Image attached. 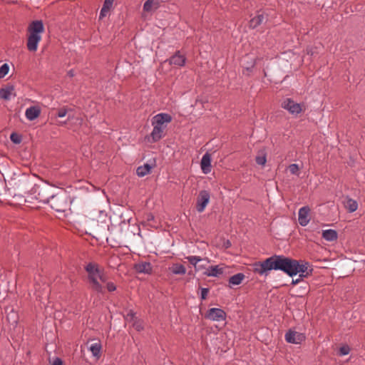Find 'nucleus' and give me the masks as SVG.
<instances>
[{"label":"nucleus","mask_w":365,"mask_h":365,"mask_svg":"<svg viewBox=\"0 0 365 365\" xmlns=\"http://www.w3.org/2000/svg\"><path fill=\"white\" fill-rule=\"evenodd\" d=\"M208 292H209V289L207 288H202L201 289V299L202 300H204L207 298Z\"/></svg>","instance_id":"nucleus-37"},{"label":"nucleus","mask_w":365,"mask_h":365,"mask_svg":"<svg viewBox=\"0 0 365 365\" xmlns=\"http://www.w3.org/2000/svg\"><path fill=\"white\" fill-rule=\"evenodd\" d=\"M285 340L288 343L297 344L305 340V336L304 334L289 330L285 334Z\"/></svg>","instance_id":"nucleus-10"},{"label":"nucleus","mask_w":365,"mask_h":365,"mask_svg":"<svg viewBox=\"0 0 365 365\" xmlns=\"http://www.w3.org/2000/svg\"><path fill=\"white\" fill-rule=\"evenodd\" d=\"M151 169L152 166L148 163H145L137 168L136 173L139 177H144L150 173Z\"/></svg>","instance_id":"nucleus-22"},{"label":"nucleus","mask_w":365,"mask_h":365,"mask_svg":"<svg viewBox=\"0 0 365 365\" xmlns=\"http://www.w3.org/2000/svg\"><path fill=\"white\" fill-rule=\"evenodd\" d=\"M299 281H300V279H297L296 280L293 279L292 280V284H296L299 283Z\"/></svg>","instance_id":"nucleus-45"},{"label":"nucleus","mask_w":365,"mask_h":365,"mask_svg":"<svg viewBox=\"0 0 365 365\" xmlns=\"http://www.w3.org/2000/svg\"><path fill=\"white\" fill-rule=\"evenodd\" d=\"M153 219H154V216H153V215L150 214V215H148V218H147V220H148V221H150V220H153Z\"/></svg>","instance_id":"nucleus-44"},{"label":"nucleus","mask_w":365,"mask_h":365,"mask_svg":"<svg viewBox=\"0 0 365 365\" xmlns=\"http://www.w3.org/2000/svg\"><path fill=\"white\" fill-rule=\"evenodd\" d=\"M106 288L108 292H113L116 289V286L114 284V283L109 282L106 284Z\"/></svg>","instance_id":"nucleus-36"},{"label":"nucleus","mask_w":365,"mask_h":365,"mask_svg":"<svg viewBox=\"0 0 365 365\" xmlns=\"http://www.w3.org/2000/svg\"><path fill=\"white\" fill-rule=\"evenodd\" d=\"M186 259L187 261L192 265L195 266L196 268L197 262H200L202 260L200 257L198 256H187L186 257Z\"/></svg>","instance_id":"nucleus-28"},{"label":"nucleus","mask_w":365,"mask_h":365,"mask_svg":"<svg viewBox=\"0 0 365 365\" xmlns=\"http://www.w3.org/2000/svg\"><path fill=\"white\" fill-rule=\"evenodd\" d=\"M225 247H230L231 246V242H230V240H227L225 242Z\"/></svg>","instance_id":"nucleus-43"},{"label":"nucleus","mask_w":365,"mask_h":365,"mask_svg":"<svg viewBox=\"0 0 365 365\" xmlns=\"http://www.w3.org/2000/svg\"><path fill=\"white\" fill-rule=\"evenodd\" d=\"M281 107L287 110L290 114L297 115L302 111V105L296 103L292 98L284 99L281 104Z\"/></svg>","instance_id":"nucleus-6"},{"label":"nucleus","mask_w":365,"mask_h":365,"mask_svg":"<svg viewBox=\"0 0 365 365\" xmlns=\"http://www.w3.org/2000/svg\"><path fill=\"white\" fill-rule=\"evenodd\" d=\"M205 318L212 321L221 322L226 319V313L222 309L211 308L207 311Z\"/></svg>","instance_id":"nucleus-9"},{"label":"nucleus","mask_w":365,"mask_h":365,"mask_svg":"<svg viewBox=\"0 0 365 365\" xmlns=\"http://www.w3.org/2000/svg\"><path fill=\"white\" fill-rule=\"evenodd\" d=\"M163 131L164 129H163L161 127L153 125V129L150 134L153 141L157 142L160 140L163 136Z\"/></svg>","instance_id":"nucleus-20"},{"label":"nucleus","mask_w":365,"mask_h":365,"mask_svg":"<svg viewBox=\"0 0 365 365\" xmlns=\"http://www.w3.org/2000/svg\"><path fill=\"white\" fill-rule=\"evenodd\" d=\"M114 0H105L103 6L111 9L113 4Z\"/></svg>","instance_id":"nucleus-38"},{"label":"nucleus","mask_w":365,"mask_h":365,"mask_svg":"<svg viewBox=\"0 0 365 365\" xmlns=\"http://www.w3.org/2000/svg\"><path fill=\"white\" fill-rule=\"evenodd\" d=\"M133 326L135 327V329L138 330V331H140L143 329V327H142L141 324H138V323H135L133 324Z\"/></svg>","instance_id":"nucleus-41"},{"label":"nucleus","mask_w":365,"mask_h":365,"mask_svg":"<svg viewBox=\"0 0 365 365\" xmlns=\"http://www.w3.org/2000/svg\"><path fill=\"white\" fill-rule=\"evenodd\" d=\"M14 88L12 86H7L5 88H1L0 89V98L9 101L11 99V96H16V94L14 93Z\"/></svg>","instance_id":"nucleus-17"},{"label":"nucleus","mask_w":365,"mask_h":365,"mask_svg":"<svg viewBox=\"0 0 365 365\" xmlns=\"http://www.w3.org/2000/svg\"><path fill=\"white\" fill-rule=\"evenodd\" d=\"M257 164L260 165H264L267 162V152L265 148H262L258 150L255 158Z\"/></svg>","instance_id":"nucleus-21"},{"label":"nucleus","mask_w":365,"mask_h":365,"mask_svg":"<svg viewBox=\"0 0 365 365\" xmlns=\"http://www.w3.org/2000/svg\"><path fill=\"white\" fill-rule=\"evenodd\" d=\"M28 37L26 48L31 52H36L44 32V26L41 20L31 21L27 27Z\"/></svg>","instance_id":"nucleus-2"},{"label":"nucleus","mask_w":365,"mask_h":365,"mask_svg":"<svg viewBox=\"0 0 365 365\" xmlns=\"http://www.w3.org/2000/svg\"><path fill=\"white\" fill-rule=\"evenodd\" d=\"M289 170L290 173L292 175H299V168L297 164H295V163L291 164L289 166Z\"/></svg>","instance_id":"nucleus-30"},{"label":"nucleus","mask_w":365,"mask_h":365,"mask_svg":"<svg viewBox=\"0 0 365 365\" xmlns=\"http://www.w3.org/2000/svg\"><path fill=\"white\" fill-rule=\"evenodd\" d=\"M67 75L69 77H73L75 76L74 71L73 69L68 71Z\"/></svg>","instance_id":"nucleus-42"},{"label":"nucleus","mask_w":365,"mask_h":365,"mask_svg":"<svg viewBox=\"0 0 365 365\" xmlns=\"http://www.w3.org/2000/svg\"><path fill=\"white\" fill-rule=\"evenodd\" d=\"M351 351L350 347L348 345H344L339 348V355L345 356L349 354Z\"/></svg>","instance_id":"nucleus-29"},{"label":"nucleus","mask_w":365,"mask_h":365,"mask_svg":"<svg viewBox=\"0 0 365 365\" xmlns=\"http://www.w3.org/2000/svg\"><path fill=\"white\" fill-rule=\"evenodd\" d=\"M134 268L138 273L148 274H151L153 269L151 264L148 262H142L135 264Z\"/></svg>","instance_id":"nucleus-15"},{"label":"nucleus","mask_w":365,"mask_h":365,"mask_svg":"<svg viewBox=\"0 0 365 365\" xmlns=\"http://www.w3.org/2000/svg\"><path fill=\"white\" fill-rule=\"evenodd\" d=\"M135 318V313L133 311H130L126 316V319H130L133 320Z\"/></svg>","instance_id":"nucleus-39"},{"label":"nucleus","mask_w":365,"mask_h":365,"mask_svg":"<svg viewBox=\"0 0 365 365\" xmlns=\"http://www.w3.org/2000/svg\"><path fill=\"white\" fill-rule=\"evenodd\" d=\"M9 67L7 63H4L0 67V78H4L9 72Z\"/></svg>","instance_id":"nucleus-31"},{"label":"nucleus","mask_w":365,"mask_h":365,"mask_svg":"<svg viewBox=\"0 0 365 365\" xmlns=\"http://www.w3.org/2000/svg\"><path fill=\"white\" fill-rule=\"evenodd\" d=\"M272 270L282 271L290 277L299 273V277H307L313 272L308 262L297 260L284 255H274L253 264V272L261 276H267Z\"/></svg>","instance_id":"nucleus-1"},{"label":"nucleus","mask_w":365,"mask_h":365,"mask_svg":"<svg viewBox=\"0 0 365 365\" xmlns=\"http://www.w3.org/2000/svg\"><path fill=\"white\" fill-rule=\"evenodd\" d=\"M10 138L14 143H19L21 142L20 138L16 133H11Z\"/></svg>","instance_id":"nucleus-35"},{"label":"nucleus","mask_w":365,"mask_h":365,"mask_svg":"<svg viewBox=\"0 0 365 365\" xmlns=\"http://www.w3.org/2000/svg\"><path fill=\"white\" fill-rule=\"evenodd\" d=\"M185 56L180 51H177L167 61L170 65L178 67L184 66L186 63Z\"/></svg>","instance_id":"nucleus-11"},{"label":"nucleus","mask_w":365,"mask_h":365,"mask_svg":"<svg viewBox=\"0 0 365 365\" xmlns=\"http://www.w3.org/2000/svg\"><path fill=\"white\" fill-rule=\"evenodd\" d=\"M322 235L325 240L329 242L335 241L338 238L337 232L331 229L323 230Z\"/></svg>","instance_id":"nucleus-19"},{"label":"nucleus","mask_w":365,"mask_h":365,"mask_svg":"<svg viewBox=\"0 0 365 365\" xmlns=\"http://www.w3.org/2000/svg\"><path fill=\"white\" fill-rule=\"evenodd\" d=\"M346 208L349 212H354L358 208V203L356 200L349 198L346 202Z\"/></svg>","instance_id":"nucleus-26"},{"label":"nucleus","mask_w":365,"mask_h":365,"mask_svg":"<svg viewBox=\"0 0 365 365\" xmlns=\"http://www.w3.org/2000/svg\"><path fill=\"white\" fill-rule=\"evenodd\" d=\"M41 111V108L38 106H31L25 111L26 118L29 120H34L40 115Z\"/></svg>","instance_id":"nucleus-16"},{"label":"nucleus","mask_w":365,"mask_h":365,"mask_svg":"<svg viewBox=\"0 0 365 365\" xmlns=\"http://www.w3.org/2000/svg\"><path fill=\"white\" fill-rule=\"evenodd\" d=\"M51 194V185L46 182H42L39 184H35L28 192L25 201L32 202L33 200H36L39 202L47 204Z\"/></svg>","instance_id":"nucleus-4"},{"label":"nucleus","mask_w":365,"mask_h":365,"mask_svg":"<svg viewBox=\"0 0 365 365\" xmlns=\"http://www.w3.org/2000/svg\"><path fill=\"white\" fill-rule=\"evenodd\" d=\"M255 61H253L252 62H251L250 66L245 67L243 69L242 73L244 75L250 76V74L252 72V68L255 67Z\"/></svg>","instance_id":"nucleus-32"},{"label":"nucleus","mask_w":365,"mask_h":365,"mask_svg":"<svg viewBox=\"0 0 365 365\" xmlns=\"http://www.w3.org/2000/svg\"><path fill=\"white\" fill-rule=\"evenodd\" d=\"M172 117L168 113H159L155 115L152 119V125H158L165 130L166 125L165 123H170Z\"/></svg>","instance_id":"nucleus-8"},{"label":"nucleus","mask_w":365,"mask_h":365,"mask_svg":"<svg viewBox=\"0 0 365 365\" xmlns=\"http://www.w3.org/2000/svg\"><path fill=\"white\" fill-rule=\"evenodd\" d=\"M68 109L66 107H63L58 110L57 116L59 118H63L68 113Z\"/></svg>","instance_id":"nucleus-34"},{"label":"nucleus","mask_w":365,"mask_h":365,"mask_svg":"<svg viewBox=\"0 0 365 365\" xmlns=\"http://www.w3.org/2000/svg\"><path fill=\"white\" fill-rule=\"evenodd\" d=\"M68 196L64 192L52 193L49 201L47 202L51 207L56 212H64L68 206Z\"/></svg>","instance_id":"nucleus-5"},{"label":"nucleus","mask_w":365,"mask_h":365,"mask_svg":"<svg viewBox=\"0 0 365 365\" xmlns=\"http://www.w3.org/2000/svg\"><path fill=\"white\" fill-rule=\"evenodd\" d=\"M85 269L88 273V280L91 284V288L97 293H103V287L98 281V279L102 282L106 281L103 270L100 269L98 264L93 262L87 264Z\"/></svg>","instance_id":"nucleus-3"},{"label":"nucleus","mask_w":365,"mask_h":365,"mask_svg":"<svg viewBox=\"0 0 365 365\" xmlns=\"http://www.w3.org/2000/svg\"><path fill=\"white\" fill-rule=\"evenodd\" d=\"M201 170L204 174H208L211 171V155L210 153H206L203 155L201 163Z\"/></svg>","instance_id":"nucleus-14"},{"label":"nucleus","mask_w":365,"mask_h":365,"mask_svg":"<svg viewBox=\"0 0 365 365\" xmlns=\"http://www.w3.org/2000/svg\"><path fill=\"white\" fill-rule=\"evenodd\" d=\"M223 273V268L220 267L218 265L210 266L204 274L208 277H219Z\"/></svg>","instance_id":"nucleus-18"},{"label":"nucleus","mask_w":365,"mask_h":365,"mask_svg":"<svg viewBox=\"0 0 365 365\" xmlns=\"http://www.w3.org/2000/svg\"><path fill=\"white\" fill-rule=\"evenodd\" d=\"M110 9L106 7L105 6H103L101 12H100V19H103V17L106 16L107 14L109 13Z\"/></svg>","instance_id":"nucleus-33"},{"label":"nucleus","mask_w":365,"mask_h":365,"mask_svg":"<svg viewBox=\"0 0 365 365\" xmlns=\"http://www.w3.org/2000/svg\"><path fill=\"white\" fill-rule=\"evenodd\" d=\"M170 269L174 274H185L186 273L185 266L181 264H174Z\"/></svg>","instance_id":"nucleus-24"},{"label":"nucleus","mask_w":365,"mask_h":365,"mask_svg":"<svg viewBox=\"0 0 365 365\" xmlns=\"http://www.w3.org/2000/svg\"><path fill=\"white\" fill-rule=\"evenodd\" d=\"M158 8V3L154 2L153 0H147L143 4V10L145 11L149 12L152 11L153 9Z\"/></svg>","instance_id":"nucleus-25"},{"label":"nucleus","mask_w":365,"mask_h":365,"mask_svg":"<svg viewBox=\"0 0 365 365\" xmlns=\"http://www.w3.org/2000/svg\"><path fill=\"white\" fill-rule=\"evenodd\" d=\"M268 19V15L264 14L263 13L262 14H257V16L252 18L249 22V26L250 28L255 29L259 26H260L264 22L267 21Z\"/></svg>","instance_id":"nucleus-13"},{"label":"nucleus","mask_w":365,"mask_h":365,"mask_svg":"<svg viewBox=\"0 0 365 365\" xmlns=\"http://www.w3.org/2000/svg\"><path fill=\"white\" fill-rule=\"evenodd\" d=\"M51 365H63V361L60 358H56Z\"/></svg>","instance_id":"nucleus-40"},{"label":"nucleus","mask_w":365,"mask_h":365,"mask_svg":"<svg viewBox=\"0 0 365 365\" xmlns=\"http://www.w3.org/2000/svg\"><path fill=\"white\" fill-rule=\"evenodd\" d=\"M310 209L307 206L302 207L299 210L298 221L300 225L306 226L310 220L309 217Z\"/></svg>","instance_id":"nucleus-12"},{"label":"nucleus","mask_w":365,"mask_h":365,"mask_svg":"<svg viewBox=\"0 0 365 365\" xmlns=\"http://www.w3.org/2000/svg\"><path fill=\"white\" fill-rule=\"evenodd\" d=\"M90 350L94 356H99L101 350V344L95 343L91 344V346H90Z\"/></svg>","instance_id":"nucleus-27"},{"label":"nucleus","mask_w":365,"mask_h":365,"mask_svg":"<svg viewBox=\"0 0 365 365\" xmlns=\"http://www.w3.org/2000/svg\"><path fill=\"white\" fill-rule=\"evenodd\" d=\"M245 279V274L242 273H237L230 277L229 279V283L232 285H239L242 283Z\"/></svg>","instance_id":"nucleus-23"},{"label":"nucleus","mask_w":365,"mask_h":365,"mask_svg":"<svg viewBox=\"0 0 365 365\" xmlns=\"http://www.w3.org/2000/svg\"><path fill=\"white\" fill-rule=\"evenodd\" d=\"M210 194L207 190L200 191L196 202V210L198 212H202L210 202Z\"/></svg>","instance_id":"nucleus-7"}]
</instances>
